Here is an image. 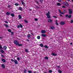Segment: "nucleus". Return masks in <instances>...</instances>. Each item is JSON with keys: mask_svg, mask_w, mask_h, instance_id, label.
Wrapping results in <instances>:
<instances>
[{"mask_svg": "<svg viewBox=\"0 0 73 73\" xmlns=\"http://www.w3.org/2000/svg\"><path fill=\"white\" fill-rule=\"evenodd\" d=\"M11 61H12V62H14L15 64L16 65H17V64H18V61H17V60H14L13 59H11Z\"/></svg>", "mask_w": 73, "mask_h": 73, "instance_id": "obj_1", "label": "nucleus"}, {"mask_svg": "<svg viewBox=\"0 0 73 73\" xmlns=\"http://www.w3.org/2000/svg\"><path fill=\"white\" fill-rule=\"evenodd\" d=\"M14 43L16 45H18L19 44V42L17 40H14Z\"/></svg>", "mask_w": 73, "mask_h": 73, "instance_id": "obj_2", "label": "nucleus"}, {"mask_svg": "<svg viewBox=\"0 0 73 73\" xmlns=\"http://www.w3.org/2000/svg\"><path fill=\"white\" fill-rule=\"evenodd\" d=\"M50 28L51 30H53L55 29V27L53 26H51L50 27Z\"/></svg>", "mask_w": 73, "mask_h": 73, "instance_id": "obj_3", "label": "nucleus"}, {"mask_svg": "<svg viewBox=\"0 0 73 73\" xmlns=\"http://www.w3.org/2000/svg\"><path fill=\"white\" fill-rule=\"evenodd\" d=\"M60 24L62 25H65V22L63 21L61 22Z\"/></svg>", "mask_w": 73, "mask_h": 73, "instance_id": "obj_4", "label": "nucleus"}, {"mask_svg": "<svg viewBox=\"0 0 73 73\" xmlns=\"http://www.w3.org/2000/svg\"><path fill=\"white\" fill-rule=\"evenodd\" d=\"M64 4L65 5H66V6H68V5H69V4L68 3L65 2H64Z\"/></svg>", "mask_w": 73, "mask_h": 73, "instance_id": "obj_5", "label": "nucleus"}, {"mask_svg": "<svg viewBox=\"0 0 73 73\" xmlns=\"http://www.w3.org/2000/svg\"><path fill=\"white\" fill-rule=\"evenodd\" d=\"M48 23H52L53 22V21L52 19H49L48 20Z\"/></svg>", "mask_w": 73, "mask_h": 73, "instance_id": "obj_6", "label": "nucleus"}, {"mask_svg": "<svg viewBox=\"0 0 73 73\" xmlns=\"http://www.w3.org/2000/svg\"><path fill=\"white\" fill-rule=\"evenodd\" d=\"M58 12L60 13V14H62V15H64V13L62 12L61 10L60 9L59 10Z\"/></svg>", "mask_w": 73, "mask_h": 73, "instance_id": "obj_7", "label": "nucleus"}, {"mask_svg": "<svg viewBox=\"0 0 73 73\" xmlns=\"http://www.w3.org/2000/svg\"><path fill=\"white\" fill-rule=\"evenodd\" d=\"M69 14H71L72 13V9H70L69 10Z\"/></svg>", "mask_w": 73, "mask_h": 73, "instance_id": "obj_8", "label": "nucleus"}, {"mask_svg": "<svg viewBox=\"0 0 73 73\" xmlns=\"http://www.w3.org/2000/svg\"><path fill=\"white\" fill-rule=\"evenodd\" d=\"M51 54L53 56H57V54H54L53 53H52Z\"/></svg>", "mask_w": 73, "mask_h": 73, "instance_id": "obj_9", "label": "nucleus"}, {"mask_svg": "<svg viewBox=\"0 0 73 73\" xmlns=\"http://www.w3.org/2000/svg\"><path fill=\"white\" fill-rule=\"evenodd\" d=\"M7 48V47L6 46H3V49L4 50H6Z\"/></svg>", "mask_w": 73, "mask_h": 73, "instance_id": "obj_10", "label": "nucleus"}, {"mask_svg": "<svg viewBox=\"0 0 73 73\" xmlns=\"http://www.w3.org/2000/svg\"><path fill=\"white\" fill-rule=\"evenodd\" d=\"M1 66L2 68H5V66L4 64H2L1 65Z\"/></svg>", "mask_w": 73, "mask_h": 73, "instance_id": "obj_11", "label": "nucleus"}, {"mask_svg": "<svg viewBox=\"0 0 73 73\" xmlns=\"http://www.w3.org/2000/svg\"><path fill=\"white\" fill-rule=\"evenodd\" d=\"M41 33H45V32H46V31L45 30H42L41 31Z\"/></svg>", "mask_w": 73, "mask_h": 73, "instance_id": "obj_12", "label": "nucleus"}, {"mask_svg": "<svg viewBox=\"0 0 73 73\" xmlns=\"http://www.w3.org/2000/svg\"><path fill=\"white\" fill-rule=\"evenodd\" d=\"M19 10H20V11H22V10H23V9L21 7H19Z\"/></svg>", "mask_w": 73, "mask_h": 73, "instance_id": "obj_13", "label": "nucleus"}, {"mask_svg": "<svg viewBox=\"0 0 73 73\" xmlns=\"http://www.w3.org/2000/svg\"><path fill=\"white\" fill-rule=\"evenodd\" d=\"M4 26L6 28H8L9 27V26H8V25L7 24H4Z\"/></svg>", "mask_w": 73, "mask_h": 73, "instance_id": "obj_14", "label": "nucleus"}, {"mask_svg": "<svg viewBox=\"0 0 73 73\" xmlns=\"http://www.w3.org/2000/svg\"><path fill=\"white\" fill-rule=\"evenodd\" d=\"M39 46L41 47H44V45L42 44H39Z\"/></svg>", "mask_w": 73, "mask_h": 73, "instance_id": "obj_15", "label": "nucleus"}, {"mask_svg": "<svg viewBox=\"0 0 73 73\" xmlns=\"http://www.w3.org/2000/svg\"><path fill=\"white\" fill-rule=\"evenodd\" d=\"M2 62H6V60H5L4 59H2Z\"/></svg>", "mask_w": 73, "mask_h": 73, "instance_id": "obj_16", "label": "nucleus"}, {"mask_svg": "<svg viewBox=\"0 0 73 73\" xmlns=\"http://www.w3.org/2000/svg\"><path fill=\"white\" fill-rule=\"evenodd\" d=\"M50 15V12L49 11H48V13L46 14V16H49Z\"/></svg>", "mask_w": 73, "mask_h": 73, "instance_id": "obj_17", "label": "nucleus"}, {"mask_svg": "<svg viewBox=\"0 0 73 73\" xmlns=\"http://www.w3.org/2000/svg\"><path fill=\"white\" fill-rule=\"evenodd\" d=\"M56 25H58V21L56 20Z\"/></svg>", "mask_w": 73, "mask_h": 73, "instance_id": "obj_18", "label": "nucleus"}, {"mask_svg": "<svg viewBox=\"0 0 73 73\" xmlns=\"http://www.w3.org/2000/svg\"><path fill=\"white\" fill-rule=\"evenodd\" d=\"M1 53H4V51L3 50H1Z\"/></svg>", "mask_w": 73, "mask_h": 73, "instance_id": "obj_19", "label": "nucleus"}, {"mask_svg": "<svg viewBox=\"0 0 73 73\" xmlns=\"http://www.w3.org/2000/svg\"><path fill=\"white\" fill-rule=\"evenodd\" d=\"M18 17L19 19H22V17H21V15H19L18 16Z\"/></svg>", "mask_w": 73, "mask_h": 73, "instance_id": "obj_20", "label": "nucleus"}, {"mask_svg": "<svg viewBox=\"0 0 73 73\" xmlns=\"http://www.w3.org/2000/svg\"><path fill=\"white\" fill-rule=\"evenodd\" d=\"M57 4L58 6H61V4L60 3H57Z\"/></svg>", "mask_w": 73, "mask_h": 73, "instance_id": "obj_21", "label": "nucleus"}, {"mask_svg": "<svg viewBox=\"0 0 73 73\" xmlns=\"http://www.w3.org/2000/svg\"><path fill=\"white\" fill-rule=\"evenodd\" d=\"M44 47L46 48V49H48V46H47L46 45H45Z\"/></svg>", "mask_w": 73, "mask_h": 73, "instance_id": "obj_22", "label": "nucleus"}, {"mask_svg": "<svg viewBox=\"0 0 73 73\" xmlns=\"http://www.w3.org/2000/svg\"><path fill=\"white\" fill-rule=\"evenodd\" d=\"M42 37H46V35L44 34H42Z\"/></svg>", "mask_w": 73, "mask_h": 73, "instance_id": "obj_23", "label": "nucleus"}, {"mask_svg": "<svg viewBox=\"0 0 73 73\" xmlns=\"http://www.w3.org/2000/svg\"><path fill=\"white\" fill-rule=\"evenodd\" d=\"M23 72L24 73H27V70L25 69L23 70Z\"/></svg>", "mask_w": 73, "mask_h": 73, "instance_id": "obj_24", "label": "nucleus"}, {"mask_svg": "<svg viewBox=\"0 0 73 73\" xmlns=\"http://www.w3.org/2000/svg\"><path fill=\"white\" fill-rule=\"evenodd\" d=\"M11 16H12V17H14V16H15V15L13 13H11Z\"/></svg>", "mask_w": 73, "mask_h": 73, "instance_id": "obj_25", "label": "nucleus"}, {"mask_svg": "<svg viewBox=\"0 0 73 73\" xmlns=\"http://www.w3.org/2000/svg\"><path fill=\"white\" fill-rule=\"evenodd\" d=\"M18 45L19 46H23V44H19H19H18Z\"/></svg>", "mask_w": 73, "mask_h": 73, "instance_id": "obj_26", "label": "nucleus"}, {"mask_svg": "<svg viewBox=\"0 0 73 73\" xmlns=\"http://www.w3.org/2000/svg\"><path fill=\"white\" fill-rule=\"evenodd\" d=\"M25 52H27V53H28V49H26L25 50Z\"/></svg>", "mask_w": 73, "mask_h": 73, "instance_id": "obj_27", "label": "nucleus"}, {"mask_svg": "<svg viewBox=\"0 0 73 73\" xmlns=\"http://www.w3.org/2000/svg\"><path fill=\"white\" fill-rule=\"evenodd\" d=\"M37 39H38L39 40L40 39V36H37Z\"/></svg>", "mask_w": 73, "mask_h": 73, "instance_id": "obj_28", "label": "nucleus"}, {"mask_svg": "<svg viewBox=\"0 0 73 73\" xmlns=\"http://www.w3.org/2000/svg\"><path fill=\"white\" fill-rule=\"evenodd\" d=\"M6 15H10V13H9V12H7L6 13Z\"/></svg>", "mask_w": 73, "mask_h": 73, "instance_id": "obj_29", "label": "nucleus"}, {"mask_svg": "<svg viewBox=\"0 0 73 73\" xmlns=\"http://www.w3.org/2000/svg\"><path fill=\"white\" fill-rule=\"evenodd\" d=\"M47 18H48V19H50L51 17H50V16L49 15H48L47 16Z\"/></svg>", "mask_w": 73, "mask_h": 73, "instance_id": "obj_30", "label": "nucleus"}, {"mask_svg": "<svg viewBox=\"0 0 73 73\" xmlns=\"http://www.w3.org/2000/svg\"><path fill=\"white\" fill-rule=\"evenodd\" d=\"M45 59H46V60H48V58H49L48 57L46 56L44 57Z\"/></svg>", "mask_w": 73, "mask_h": 73, "instance_id": "obj_31", "label": "nucleus"}, {"mask_svg": "<svg viewBox=\"0 0 73 73\" xmlns=\"http://www.w3.org/2000/svg\"><path fill=\"white\" fill-rule=\"evenodd\" d=\"M19 5V3H15V6H18V5Z\"/></svg>", "mask_w": 73, "mask_h": 73, "instance_id": "obj_32", "label": "nucleus"}, {"mask_svg": "<svg viewBox=\"0 0 73 73\" xmlns=\"http://www.w3.org/2000/svg\"><path fill=\"white\" fill-rule=\"evenodd\" d=\"M32 72L31 70H28V72L29 73H32Z\"/></svg>", "mask_w": 73, "mask_h": 73, "instance_id": "obj_33", "label": "nucleus"}, {"mask_svg": "<svg viewBox=\"0 0 73 73\" xmlns=\"http://www.w3.org/2000/svg\"><path fill=\"white\" fill-rule=\"evenodd\" d=\"M19 26H20V27L21 28H22L23 27V25L21 24H20Z\"/></svg>", "mask_w": 73, "mask_h": 73, "instance_id": "obj_34", "label": "nucleus"}, {"mask_svg": "<svg viewBox=\"0 0 73 73\" xmlns=\"http://www.w3.org/2000/svg\"><path fill=\"white\" fill-rule=\"evenodd\" d=\"M8 32H10V33H11V30L10 29H8Z\"/></svg>", "mask_w": 73, "mask_h": 73, "instance_id": "obj_35", "label": "nucleus"}, {"mask_svg": "<svg viewBox=\"0 0 73 73\" xmlns=\"http://www.w3.org/2000/svg\"><path fill=\"white\" fill-rule=\"evenodd\" d=\"M27 36L29 38H31V36H30V35H28Z\"/></svg>", "mask_w": 73, "mask_h": 73, "instance_id": "obj_36", "label": "nucleus"}, {"mask_svg": "<svg viewBox=\"0 0 73 73\" xmlns=\"http://www.w3.org/2000/svg\"><path fill=\"white\" fill-rule=\"evenodd\" d=\"M21 2L22 3V4H23V5H24V4H25V3H24V2H23V1H21Z\"/></svg>", "mask_w": 73, "mask_h": 73, "instance_id": "obj_37", "label": "nucleus"}, {"mask_svg": "<svg viewBox=\"0 0 73 73\" xmlns=\"http://www.w3.org/2000/svg\"><path fill=\"white\" fill-rule=\"evenodd\" d=\"M73 23V20H71L70 21V23L71 24H72V23Z\"/></svg>", "mask_w": 73, "mask_h": 73, "instance_id": "obj_38", "label": "nucleus"}, {"mask_svg": "<svg viewBox=\"0 0 73 73\" xmlns=\"http://www.w3.org/2000/svg\"><path fill=\"white\" fill-rule=\"evenodd\" d=\"M72 17V15H70L68 16V18H71Z\"/></svg>", "mask_w": 73, "mask_h": 73, "instance_id": "obj_39", "label": "nucleus"}, {"mask_svg": "<svg viewBox=\"0 0 73 73\" xmlns=\"http://www.w3.org/2000/svg\"><path fill=\"white\" fill-rule=\"evenodd\" d=\"M53 17H54L55 19H57V17L56 16H54Z\"/></svg>", "mask_w": 73, "mask_h": 73, "instance_id": "obj_40", "label": "nucleus"}, {"mask_svg": "<svg viewBox=\"0 0 73 73\" xmlns=\"http://www.w3.org/2000/svg\"><path fill=\"white\" fill-rule=\"evenodd\" d=\"M14 34V33H13V32H12L11 33V35L12 36Z\"/></svg>", "mask_w": 73, "mask_h": 73, "instance_id": "obj_41", "label": "nucleus"}, {"mask_svg": "<svg viewBox=\"0 0 73 73\" xmlns=\"http://www.w3.org/2000/svg\"><path fill=\"white\" fill-rule=\"evenodd\" d=\"M58 72L59 73H62V71L61 70H58Z\"/></svg>", "mask_w": 73, "mask_h": 73, "instance_id": "obj_42", "label": "nucleus"}, {"mask_svg": "<svg viewBox=\"0 0 73 73\" xmlns=\"http://www.w3.org/2000/svg\"><path fill=\"white\" fill-rule=\"evenodd\" d=\"M62 8H66V7L64 5H63L62 6Z\"/></svg>", "mask_w": 73, "mask_h": 73, "instance_id": "obj_43", "label": "nucleus"}, {"mask_svg": "<svg viewBox=\"0 0 73 73\" xmlns=\"http://www.w3.org/2000/svg\"><path fill=\"white\" fill-rule=\"evenodd\" d=\"M66 17H68L69 15H66Z\"/></svg>", "mask_w": 73, "mask_h": 73, "instance_id": "obj_44", "label": "nucleus"}, {"mask_svg": "<svg viewBox=\"0 0 73 73\" xmlns=\"http://www.w3.org/2000/svg\"><path fill=\"white\" fill-rule=\"evenodd\" d=\"M35 21H38V19L37 18H35Z\"/></svg>", "mask_w": 73, "mask_h": 73, "instance_id": "obj_45", "label": "nucleus"}, {"mask_svg": "<svg viewBox=\"0 0 73 73\" xmlns=\"http://www.w3.org/2000/svg\"><path fill=\"white\" fill-rule=\"evenodd\" d=\"M63 11L64 13H66V10H63Z\"/></svg>", "mask_w": 73, "mask_h": 73, "instance_id": "obj_46", "label": "nucleus"}, {"mask_svg": "<svg viewBox=\"0 0 73 73\" xmlns=\"http://www.w3.org/2000/svg\"><path fill=\"white\" fill-rule=\"evenodd\" d=\"M17 60H18V61H20V58L19 57L17 58Z\"/></svg>", "mask_w": 73, "mask_h": 73, "instance_id": "obj_47", "label": "nucleus"}, {"mask_svg": "<svg viewBox=\"0 0 73 73\" xmlns=\"http://www.w3.org/2000/svg\"><path fill=\"white\" fill-rule=\"evenodd\" d=\"M35 2L36 3H37V4H38V1H37V0Z\"/></svg>", "mask_w": 73, "mask_h": 73, "instance_id": "obj_48", "label": "nucleus"}, {"mask_svg": "<svg viewBox=\"0 0 73 73\" xmlns=\"http://www.w3.org/2000/svg\"><path fill=\"white\" fill-rule=\"evenodd\" d=\"M5 23H7V24H8V21H5Z\"/></svg>", "mask_w": 73, "mask_h": 73, "instance_id": "obj_49", "label": "nucleus"}, {"mask_svg": "<svg viewBox=\"0 0 73 73\" xmlns=\"http://www.w3.org/2000/svg\"><path fill=\"white\" fill-rule=\"evenodd\" d=\"M24 21H25V23H28V21H27L26 20H25Z\"/></svg>", "mask_w": 73, "mask_h": 73, "instance_id": "obj_50", "label": "nucleus"}, {"mask_svg": "<svg viewBox=\"0 0 73 73\" xmlns=\"http://www.w3.org/2000/svg\"><path fill=\"white\" fill-rule=\"evenodd\" d=\"M20 25H18L17 26V28H20Z\"/></svg>", "mask_w": 73, "mask_h": 73, "instance_id": "obj_51", "label": "nucleus"}, {"mask_svg": "<svg viewBox=\"0 0 73 73\" xmlns=\"http://www.w3.org/2000/svg\"><path fill=\"white\" fill-rule=\"evenodd\" d=\"M42 0H40V2L41 3H42Z\"/></svg>", "mask_w": 73, "mask_h": 73, "instance_id": "obj_52", "label": "nucleus"}, {"mask_svg": "<svg viewBox=\"0 0 73 73\" xmlns=\"http://www.w3.org/2000/svg\"><path fill=\"white\" fill-rule=\"evenodd\" d=\"M49 72L50 73H52V70H49Z\"/></svg>", "mask_w": 73, "mask_h": 73, "instance_id": "obj_53", "label": "nucleus"}, {"mask_svg": "<svg viewBox=\"0 0 73 73\" xmlns=\"http://www.w3.org/2000/svg\"><path fill=\"white\" fill-rule=\"evenodd\" d=\"M1 56L2 57H4V56L3 55H1Z\"/></svg>", "mask_w": 73, "mask_h": 73, "instance_id": "obj_54", "label": "nucleus"}, {"mask_svg": "<svg viewBox=\"0 0 73 73\" xmlns=\"http://www.w3.org/2000/svg\"><path fill=\"white\" fill-rule=\"evenodd\" d=\"M36 8L37 9H38L39 8V7L38 6H36Z\"/></svg>", "mask_w": 73, "mask_h": 73, "instance_id": "obj_55", "label": "nucleus"}, {"mask_svg": "<svg viewBox=\"0 0 73 73\" xmlns=\"http://www.w3.org/2000/svg\"><path fill=\"white\" fill-rule=\"evenodd\" d=\"M11 7V5H9L8 6V8H9Z\"/></svg>", "mask_w": 73, "mask_h": 73, "instance_id": "obj_56", "label": "nucleus"}, {"mask_svg": "<svg viewBox=\"0 0 73 73\" xmlns=\"http://www.w3.org/2000/svg\"><path fill=\"white\" fill-rule=\"evenodd\" d=\"M2 46H1V45H0V49H1L2 48Z\"/></svg>", "mask_w": 73, "mask_h": 73, "instance_id": "obj_57", "label": "nucleus"}, {"mask_svg": "<svg viewBox=\"0 0 73 73\" xmlns=\"http://www.w3.org/2000/svg\"><path fill=\"white\" fill-rule=\"evenodd\" d=\"M27 41H28V42H29V39H27Z\"/></svg>", "mask_w": 73, "mask_h": 73, "instance_id": "obj_58", "label": "nucleus"}, {"mask_svg": "<svg viewBox=\"0 0 73 73\" xmlns=\"http://www.w3.org/2000/svg\"><path fill=\"white\" fill-rule=\"evenodd\" d=\"M59 2H61V0H58Z\"/></svg>", "mask_w": 73, "mask_h": 73, "instance_id": "obj_59", "label": "nucleus"}, {"mask_svg": "<svg viewBox=\"0 0 73 73\" xmlns=\"http://www.w3.org/2000/svg\"><path fill=\"white\" fill-rule=\"evenodd\" d=\"M29 10L30 11H32V9H29Z\"/></svg>", "mask_w": 73, "mask_h": 73, "instance_id": "obj_60", "label": "nucleus"}, {"mask_svg": "<svg viewBox=\"0 0 73 73\" xmlns=\"http://www.w3.org/2000/svg\"><path fill=\"white\" fill-rule=\"evenodd\" d=\"M31 34L32 35H33V33H31Z\"/></svg>", "mask_w": 73, "mask_h": 73, "instance_id": "obj_61", "label": "nucleus"}, {"mask_svg": "<svg viewBox=\"0 0 73 73\" xmlns=\"http://www.w3.org/2000/svg\"><path fill=\"white\" fill-rule=\"evenodd\" d=\"M60 16H61V17H62V15H60Z\"/></svg>", "mask_w": 73, "mask_h": 73, "instance_id": "obj_62", "label": "nucleus"}, {"mask_svg": "<svg viewBox=\"0 0 73 73\" xmlns=\"http://www.w3.org/2000/svg\"><path fill=\"white\" fill-rule=\"evenodd\" d=\"M72 44H73V43H72V42L70 43V44L71 45H72Z\"/></svg>", "mask_w": 73, "mask_h": 73, "instance_id": "obj_63", "label": "nucleus"}, {"mask_svg": "<svg viewBox=\"0 0 73 73\" xmlns=\"http://www.w3.org/2000/svg\"><path fill=\"white\" fill-rule=\"evenodd\" d=\"M0 38H2H2H3V37H0Z\"/></svg>", "mask_w": 73, "mask_h": 73, "instance_id": "obj_64", "label": "nucleus"}]
</instances>
